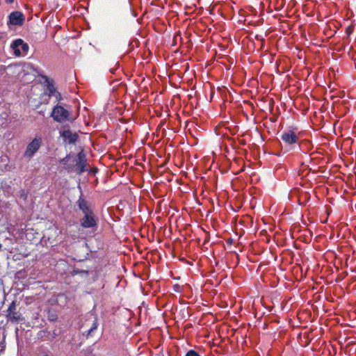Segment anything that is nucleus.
Wrapping results in <instances>:
<instances>
[{"label":"nucleus","instance_id":"15","mask_svg":"<svg viewBox=\"0 0 356 356\" xmlns=\"http://www.w3.org/2000/svg\"><path fill=\"white\" fill-rule=\"evenodd\" d=\"M353 29L351 26H348V27H346V34H347V35H348V36H349V35L352 33V32H353Z\"/></svg>","mask_w":356,"mask_h":356},{"label":"nucleus","instance_id":"16","mask_svg":"<svg viewBox=\"0 0 356 356\" xmlns=\"http://www.w3.org/2000/svg\"><path fill=\"white\" fill-rule=\"evenodd\" d=\"M125 6L127 9L130 10V4L128 0L124 1Z\"/></svg>","mask_w":356,"mask_h":356},{"label":"nucleus","instance_id":"9","mask_svg":"<svg viewBox=\"0 0 356 356\" xmlns=\"http://www.w3.org/2000/svg\"><path fill=\"white\" fill-rule=\"evenodd\" d=\"M86 165L87 160L86 159V155L83 151H81L78 153L76 161V166L77 167V173L79 175H81L86 171Z\"/></svg>","mask_w":356,"mask_h":356},{"label":"nucleus","instance_id":"1","mask_svg":"<svg viewBox=\"0 0 356 356\" xmlns=\"http://www.w3.org/2000/svg\"><path fill=\"white\" fill-rule=\"evenodd\" d=\"M79 209L84 214L80 219V225L84 229H92L96 230L98 227L99 219L95 214L93 210L88 205V202L81 196L76 202Z\"/></svg>","mask_w":356,"mask_h":356},{"label":"nucleus","instance_id":"23","mask_svg":"<svg viewBox=\"0 0 356 356\" xmlns=\"http://www.w3.org/2000/svg\"><path fill=\"white\" fill-rule=\"evenodd\" d=\"M2 248V245L0 243V250Z\"/></svg>","mask_w":356,"mask_h":356},{"label":"nucleus","instance_id":"6","mask_svg":"<svg viewBox=\"0 0 356 356\" xmlns=\"http://www.w3.org/2000/svg\"><path fill=\"white\" fill-rule=\"evenodd\" d=\"M42 140L41 136H36L27 145L24 153V156L27 159H31L39 150L42 145Z\"/></svg>","mask_w":356,"mask_h":356},{"label":"nucleus","instance_id":"18","mask_svg":"<svg viewBox=\"0 0 356 356\" xmlns=\"http://www.w3.org/2000/svg\"><path fill=\"white\" fill-rule=\"evenodd\" d=\"M13 1H14V0H6V2L7 3H13Z\"/></svg>","mask_w":356,"mask_h":356},{"label":"nucleus","instance_id":"12","mask_svg":"<svg viewBox=\"0 0 356 356\" xmlns=\"http://www.w3.org/2000/svg\"><path fill=\"white\" fill-rule=\"evenodd\" d=\"M61 136L65 140H68L69 144H74L79 138V136L76 133H72L69 129L64 130L61 133Z\"/></svg>","mask_w":356,"mask_h":356},{"label":"nucleus","instance_id":"2","mask_svg":"<svg viewBox=\"0 0 356 356\" xmlns=\"http://www.w3.org/2000/svg\"><path fill=\"white\" fill-rule=\"evenodd\" d=\"M280 138L286 146H291L298 142L299 133L297 129L289 127L282 133Z\"/></svg>","mask_w":356,"mask_h":356},{"label":"nucleus","instance_id":"22","mask_svg":"<svg viewBox=\"0 0 356 356\" xmlns=\"http://www.w3.org/2000/svg\"><path fill=\"white\" fill-rule=\"evenodd\" d=\"M353 59L356 60V57H355L354 56H353Z\"/></svg>","mask_w":356,"mask_h":356},{"label":"nucleus","instance_id":"14","mask_svg":"<svg viewBox=\"0 0 356 356\" xmlns=\"http://www.w3.org/2000/svg\"><path fill=\"white\" fill-rule=\"evenodd\" d=\"M55 97H56V102H58V104H59V102L62 100V96H61V94L59 92H56L54 95Z\"/></svg>","mask_w":356,"mask_h":356},{"label":"nucleus","instance_id":"13","mask_svg":"<svg viewBox=\"0 0 356 356\" xmlns=\"http://www.w3.org/2000/svg\"><path fill=\"white\" fill-rule=\"evenodd\" d=\"M185 356H200V355L194 350H188Z\"/></svg>","mask_w":356,"mask_h":356},{"label":"nucleus","instance_id":"20","mask_svg":"<svg viewBox=\"0 0 356 356\" xmlns=\"http://www.w3.org/2000/svg\"><path fill=\"white\" fill-rule=\"evenodd\" d=\"M67 159V157H66V158H65V159H63V162H65V159Z\"/></svg>","mask_w":356,"mask_h":356},{"label":"nucleus","instance_id":"21","mask_svg":"<svg viewBox=\"0 0 356 356\" xmlns=\"http://www.w3.org/2000/svg\"><path fill=\"white\" fill-rule=\"evenodd\" d=\"M67 159V157H66V158H65V159H63V162H65V159Z\"/></svg>","mask_w":356,"mask_h":356},{"label":"nucleus","instance_id":"5","mask_svg":"<svg viewBox=\"0 0 356 356\" xmlns=\"http://www.w3.org/2000/svg\"><path fill=\"white\" fill-rule=\"evenodd\" d=\"M6 317L8 321L12 323H19L24 321L22 313L17 309V305L15 301H13L7 309Z\"/></svg>","mask_w":356,"mask_h":356},{"label":"nucleus","instance_id":"8","mask_svg":"<svg viewBox=\"0 0 356 356\" xmlns=\"http://www.w3.org/2000/svg\"><path fill=\"white\" fill-rule=\"evenodd\" d=\"M25 20L24 14L20 11H13L8 15V20L7 25L10 27L11 26H22Z\"/></svg>","mask_w":356,"mask_h":356},{"label":"nucleus","instance_id":"4","mask_svg":"<svg viewBox=\"0 0 356 356\" xmlns=\"http://www.w3.org/2000/svg\"><path fill=\"white\" fill-rule=\"evenodd\" d=\"M97 318L93 313H89L86 316V318L82 323V327L85 329L84 333L87 337L91 335V333L97 328Z\"/></svg>","mask_w":356,"mask_h":356},{"label":"nucleus","instance_id":"3","mask_svg":"<svg viewBox=\"0 0 356 356\" xmlns=\"http://www.w3.org/2000/svg\"><path fill=\"white\" fill-rule=\"evenodd\" d=\"M51 117L56 122H63L70 120V111L63 106L57 104L51 113Z\"/></svg>","mask_w":356,"mask_h":356},{"label":"nucleus","instance_id":"19","mask_svg":"<svg viewBox=\"0 0 356 356\" xmlns=\"http://www.w3.org/2000/svg\"><path fill=\"white\" fill-rule=\"evenodd\" d=\"M42 356H51V355H49L48 353H44V354L42 355Z\"/></svg>","mask_w":356,"mask_h":356},{"label":"nucleus","instance_id":"17","mask_svg":"<svg viewBox=\"0 0 356 356\" xmlns=\"http://www.w3.org/2000/svg\"><path fill=\"white\" fill-rule=\"evenodd\" d=\"M232 241H233V240H232V239H231V238H229V239H227V243H229V244H232Z\"/></svg>","mask_w":356,"mask_h":356},{"label":"nucleus","instance_id":"7","mask_svg":"<svg viewBox=\"0 0 356 356\" xmlns=\"http://www.w3.org/2000/svg\"><path fill=\"white\" fill-rule=\"evenodd\" d=\"M10 48L13 51L15 56L19 57L26 55L29 49V46L27 43L24 42L22 39L19 38L11 43Z\"/></svg>","mask_w":356,"mask_h":356},{"label":"nucleus","instance_id":"11","mask_svg":"<svg viewBox=\"0 0 356 356\" xmlns=\"http://www.w3.org/2000/svg\"><path fill=\"white\" fill-rule=\"evenodd\" d=\"M54 301L58 307L64 308L67 305L69 298L65 293H60L55 296Z\"/></svg>","mask_w":356,"mask_h":356},{"label":"nucleus","instance_id":"24","mask_svg":"<svg viewBox=\"0 0 356 356\" xmlns=\"http://www.w3.org/2000/svg\"><path fill=\"white\" fill-rule=\"evenodd\" d=\"M355 68H356V62L355 63Z\"/></svg>","mask_w":356,"mask_h":356},{"label":"nucleus","instance_id":"10","mask_svg":"<svg viewBox=\"0 0 356 356\" xmlns=\"http://www.w3.org/2000/svg\"><path fill=\"white\" fill-rule=\"evenodd\" d=\"M40 76L44 80V82L47 84L46 93L49 97L54 95V94L57 92V90L54 86L53 80L50 79L46 75H41Z\"/></svg>","mask_w":356,"mask_h":356}]
</instances>
